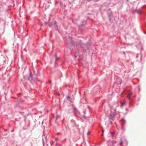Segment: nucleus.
Segmentation results:
<instances>
[{"instance_id": "12", "label": "nucleus", "mask_w": 146, "mask_h": 146, "mask_svg": "<svg viewBox=\"0 0 146 146\" xmlns=\"http://www.w3.org/2000/svg\"><path fill=\"white\" fill-rule=\"evenodd\" d=\"M123 92L121 93V95H122V94H123Z\"/></svg>"}, {"instance_id": "10", "label": "nucleus", "mask_w": 146, "mask_h": 146, "mask_svg": "<svg viewBox=\"0 0 146 146\" xmlns=\"http://www.w3.org/2000/svg\"><path fill=\"white\" fill-rule=\"evenodd\" d=\"M68 98H71V97H70V96H68Z\"/></svg>"}, {"instance_id": "9", "label": "nucleus", "mask_w": 146, "mask_h": 146, "mask_svg": "<svg viewBox=\"0 0 146 146\" xmlns=\"http://www.w3.org/2000/svg\"><path fill=\"white\" fill-rule=\"evenodd\" d=\"M102 135H103V133H104V130H102Z\"/></svg>"}, {"instance_id": "13", "label": "nucleus", "mask_w": 146, "mask_h": 146, "mask_svg": "<svg viewBox=\"0 0 146 146\" xmlns=\"http://www.w3.org/2000/svg\"><path fill=\"white\" fill-rule=\"evenodd\" d=\"M55 23H56V22H54V24H55Z\"/></svg>"}, {"instance_id": "1", "label": "nucleus", "mask_w": 146, "mask_h": 146, "mask_svg": "<svg viewBox=\"0 0 146 146\" xmlns=\"http://www.w3.org/2000/svg\"><path fill=\"white\" fill-rule=\"evenodd\" d=\"M133 93L131 92H129V93L127 95V98L129 99H130V96L131 95H132Z\"/></svg>"}, {"instance_id": "14", "label": "nucleus", "mask_w": 146, "mask_h": 146, "mask_svg": "<svg viewBox=\"0 0 146 146\" xmlns=\"http://www.w3.org/2000/svg\"><path fill=\"white\" fill-rule=\"evenodd\" d=\"M55 139H56V140H57V138H55Z\"/></svg>"}, {"instance_id": "6", "label": "nucleus", "mask_w": 146, "mask_h": 146, "mask_svg": "<svg viewBox=\"0 0 146 146\" xmlns=\"http://www.w3.org/2000/svg\"><path fill=\"white\" fill-rule=\"evenodd\" d=\"M123 141H121V142H120V143L119 144L120 145H122V144H123Z\"/></svg>"}, {"instance_id": "3", "label": "nucleus", "mask_w": 146, "mask_h": 146, "mask_svg": "<svg viewBox=\"0 0 146 146\" xmlns=\"http://www.w3.org/2000/svg\"><path fill=\"white\" fill-rule=\"evenodd\" d=\"M125 102H126V100H124L122 103L121 104V105L122 106H123V105H125Z\"/></svg>"}, {"instance_id": "5", "label": "nucleus", "mask_w": 146, "mask_h": 146, "mask_svg": "<svg viewBox=\"0 0 146 146\" xmlns=\"http://www.w3.org/2000/svg\"><path fill=\"white\" fill-rule=\"evenodd\" d=\"M55 58L56 60H58V58L57 57V55L56 54H55Z\"/></svg>"}, {"instance_id": "8", "label": "nucleus", "mask_w": 146, "mask_h": 146, "mask_svg": "<svg viewBox=\"0 0 146 146\" xmlns=\"http://www.w3.org/2000/svg\"><path fill=\"white\" fill-rule=\"evenodd\" d=\"M90 134V131H88V135H89V134Z\"/></svg>"}, {"instance_id": "2", "label": "nucleus", "mask_w": 146, "mask_h": 146, "mask_svg": "<svg viewBox=\"0 0 146 146\" xmlns=\"http://www.w3.org/2000/svg\"><path fill=\"white\" fill-rule=\"evenodd\" d=\"M114 116V115L113 113H110V114L109 118H111L112 117H113Z\"/></svg>"}, {"instance_id": "7", "label": "nucleus", "mask_w": 146, "mask_h": 146, "mask_svg": "<svg viewBox=\"0 0 146 146\" xmlns=\"http://www.w3.org/2000/svg\"><path fill=\"white\" fill-rule=\"evenodd\" d=\"M112 143L113 144H115V143H116V141H113L112 142Z\"/></svg>"}, {"instance_id": "11", "label": "nucleus", "mask_w": 146, "mask_h": 146, "mask_svg": "<svg viewBox=\"0 0 146 146\" xmlns=\"http://www.w3.org/2000/svg\"><path fill=\"white\" fill-rule=\"evenodd\" d=\"M111 133V134H113V133H114V132Z\"/></svg>"}, {"instance_id": "4", "label": "nucleus", "mask_w": 146, "mask_h": 146, "mask_svg": "<svg viewBox=\"0 0 146 146\" xmlns=\"http://www.w3.org/2000/svg\"><path fill=\"white\" fill-rule=\"evenodd\" d=\"M28 79L29 80H32V77L31 75H30V76L28 78Z\"/></svg>"}]
</instances>
